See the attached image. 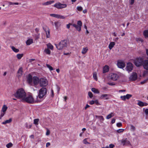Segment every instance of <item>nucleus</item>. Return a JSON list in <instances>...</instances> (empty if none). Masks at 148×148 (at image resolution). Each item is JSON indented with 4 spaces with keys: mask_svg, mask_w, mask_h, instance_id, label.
Wrapping results in <instances>:
<instances>
[{
    "mask_svg": "<svg viewBox=\"0 0 148 148\" xmlns=\"http://www.w3.org/2000/svg\"><path fill=\"white\" fill-rule=\"evenodd\" d=\"M87 138H85L83 141V142L85 144H89L90 143L87 141Z\"/></svg>",
    "mask_w": 148,
    "mask_h": 148,
    "instance_id": "nucleus-41",
    "label": "nucleus"
},
{
    "mask_svg": "<svg viewBox=\"0 0 148 148\" xmlns=\"http://www.w3.org/2000/svg\"><path fill=\"white\" fill-rule=\"evenodd\" d=\"M142 65L144 68L147 70H148V60H144Z\"/></svg>",
    "mask_w": 148,
    "mask_h": 148,
    "instance_id": "nucleus-15",
    "label": "nucleus"
},
{
    "mask_svg": "<svg viewBox=\"0 0 148 148\" xmlns=\"http://www.w3.org/2000/svg\"><path fill=\"white\" fill-rule=\"evenodd\" d=\"M33 78L32 76L30 74H29L27 79V81L29 84H32Z\"/></svg>",
    "mask_w": 148,
    "mask_h": 148,
    "instance_id": "nucleus-16",
    "label": "nucleus"
},
{
    "mask_svg": "<svg viewBox=\"0 0 148 148\" xmlns=\"http://www.w3.org/2000/svg\"><path fill=\"white\" fill-rule=\"evenodd\" d=\"M39 84L41 87H45L48 84V81L45 78H41L39 79Z\"/></svg>",
    "mask_w": 148,
    "mask_h": 148,
    "instance_id": "nucleus-6",
    "label": "nucleus"
},
{
    "mask_svg": "<svg viewBox=\"0 0 148 148\" xmlns=\"http://www.w3.org/2000/svg\"><path fill=\"white\" fill-rule=\"evenodd\" d=\"M130 130L131 131L134 132L136 128L132 124L130 125Z\"/></svg>",
    "mask_w": 148,
    "mask_h": 148,
    "instance_id": "nucleus-32",
    "label": "nucleus"
},
{
    "mask_svg": "<svg viewBox=\"0 0 148 148\" xmlns=\"http://www.w3.org/2000/svg\"><path fill=\"white\" fill-rule=\"evenodd\" d=\"M39 121V119H35L34 120V123L35 125H38V122Z\"/></svg>",
    "mask_w": 148,
    "mask_h": 148,
    "instance_id": "nucleus-38",
    "label": "nucleus"
},
{
    "mask_svg": "<svg viewBox=\"0 0 148 148\" xmlns=\"http://www.w3.org/2000/svg\"><path fill=\"white\" fill-rule=\"evenodd\" d=\"M44 52L47 54H50L51 53V51L50 50L48 49H46L44 50Z\"/></svg>",
    "mask_w": 148,
    "mask_h": 148,
    "instance_id": "nucleus-36",
    "label": "nucleus"
},
{
    "mask_svg": "<svg viewBox=\"0 0 148 148\" xmlns=\"http://www.w3.org/2000/svg\"><path fill=\"white\" fill-rule=\"evenodd\" d=\"M124 131L123 129H119L117 130V132L118 133H121L123 132Z\"/></svg>",
    "mask_w": 148,
    "mask_h": 148,
    "instance_id": "nucleus-49",
    "label": "nucleus"
},
{
    "mask_svg": "<svg viewBox=\"0 0 148 148\" xmlns=\"http://www.w3.org/2000/svg\"><path fill=\"white\" fill-rule=\"evenodd\" d=\"M88 49L87 47L83 48L82 49V53L83 54H85L88 51Z\"/></svg>",
    "mask_w": 148,
    "mask_h": 148,
    "instance_id": "nucleus-23",
    "label": "nucleus"
},
{
    "mask_svg": "<svg viewBox=\"0 0 148 148\" xmlns=\"http://www.w3.org/2000/svg\"><path fill=\"white\" fill-rule=\"evenodd\" d=\"M12 121V119H10L8 120H6L4 122H3L2 123V124H5L6 123H10Z\"/></svg>",
    "mask_w": 148,
    "mask_h": 148,
    "instance_id": "nucleus-26",
    "label": "nucleus"
},
{
    "mask_svg": "<svg viewBox=\"0 0 148 148\" xmlns=\"http://www.w3.org/2000/svg\"><path fill=\"white\" fill-rule=\"evenodd\" d=\"M50 145V143H49V142L47 143L46 144V147H47L49 146Z\"/></svg>",
    "mask_w": 148,
    "mask_h": 148,
    "instance_id": "nucleus-64",
    "label": "nucleus"
},
{
    "mask_svg": "<svg viewBox=\"0 0 148 148\" xmlns=\"http://www.w3.org/2000/svg\"><path fill=\"white\" fill-rule=\"evenodd\" d=\"M126 70L128 72L131 71L133 69V66L132 64L130 62L128 63L127 64Z\"/></svg>",
    "mask_w": 148,
    "mask_h": 148,
    "instance_id": "nucleus-10",
    "label": "nucleus"
},
{
    "mask_svg": "<svg viewBox=\"0 0 148 148\" xmlns=\"http://www.w3.org/2000/svg\"><path fill=\"white\" fill-rule=\"evenodd\" d=\"M55 25L56 28H58L60 25V23L59 22H56L54 23Z\"/></svg>",
    "mask_w": 148,
    "mask_h": 148,
    "instance_id": "nucleus-37",
    "label": "nucleus"
},
{
    "mask_svg": "<svg viewBox=\"0 0 148 148\" xmlns=\"http://www.w3.org/2000/svg\"><path fill=\"white\" fill-rule=\"evenodd\" d=\"M7 107L6 105H4L2 107L1 111L3 112H5L7 109Z\"/></svg>",
    "mask_w": 148,
    "mask_h": 148,
    "instance_id": "nucleus-27",
    "label": "nucleus"
},
{
    "mask_svg": "<svg viewBox=\"0 0 148 148\" xmlns=\"http://www.w3.org/2000/svg\"><path fill=\"white\" fill-rule=\"evenodd\" d=\"M97 118L99 119L101 122H102L104 120V119L103 116H98L97 117Z\"/></svg>",
    "mask_w": 148,
    "mask_h": 148,
    "instance_id": "nucleus-35",
    "label": "nucleus"
},
{
    "mask_svg": "<svg viewBox=\"0 0 148 148\" xmlns=\"http://www.w3.org/2000/svg\"><path fill=\"white\" fill-rule=\"evenodd\" d=\"M93 76L94 79L96 80H97V73L96 72H94L93 73Z\"/></svg>",
    "mask_w": 148,
    "mask_h": 148,
    "instance_id": "nucleus-40",
    "label": "nucleus"
},
{
    "mask_svg": "<svg viewBox=\"0 0 148 148\" xmlns=\"http://www.w3.org/2000/svg\"><path fill=\"white\" fill-rule=\"evenodd\" d=\"M125 97L126 99H129L130 98L132 97V95L130 94H127L125 95Z\"/></svg>",
    "mask_w": 148,
    "mask_h": 148,
    "instance_id": "nucleus-42",
    "label": "nucleus"
},
{
    "mask_svg": "<svg viewBox=\"0 0 148 148\" xmlns=\"http://www.w3.org/2000/svg\"><path fill=\"white\" fill-rule=\"evenodd\" d=\"M115 45V43L114 42H111L109 45V48L110 49H111L114 47Z\"/></svg>",
    "mask_w": 148,
    "mask_h": 148,
    "instance_id": "nucleus-21",
    "label": "nucleus"
},
{
    "mask_svg": "<svg viewBox=\"0 0 148 148\" xmlns=\"http://www.w3.org/2000/svg\"><path fill=\"white\" fill-rule=\"evenodd\" d=\"M144 60L142 58H136L134 60V64L137 67L141 66Z\"/></svg>",
    "mask_w": 148,
    "mask_h": 148,
    "instance_id": "nucleus-5",
    "label": "nucleus"
},
{
    "mask_svg": "<svg viewBox=\"0 0 148 148\" xmlns=\"http://www.w3.org/2000/svg\"><path fill=\"white\" fill-rule=\"evenodd\" d=\"M47 92V89L45 88H42L39 90L38 97L40 99L43 98L46 96Z\"/></svg>",
    "mask_w": 148,
    "mask_h": 148,
    "instance_id": "nucleus-3",
    "label": "nucleus"
},
{
    "mask_svg": "<svg viewBox=\"0 0 148 148\" xmlns=\"http://www.w3.org/2000/svg\"><path fill=\"white\" fill-rule=\"evenodd\" d=\"M117 65L118 67L120 68H123L125 67V64L123 61H119L117 62Z\"/></svg>",
    "mask_w": 148,
    "mask_h": 148,
    "instance_id": "nucleus-12",
    "label": "nucleus"
},
{
    "mask_svg": "<svg viewBox=\"0 0 148 148\" xmlns=\"http://www.w3.org/2000/svg\"><path fill=\"white\" fill-rule=\"evenodd\" d=\"M143 102L140 101H138V103L137 104L140 106L142 107L144 106Z\"/></svg>",
    "mask_w": 148,
    "mask_h": 148,
    "instance_id": "nucleus-33",
    "label": "nucleus"
},
{
    "mask_svg": "<svg viewBox=\"0 0 148 148\" xmlns=\"http://www.w3.org/2000/svg\"><path fill=\"white\" fill-rule=\"evenodd\" d=\"M95 103L94 101L92 100L90 101L89 102V103L90 105H92Z\"/></svg>",
    "mask_w": 148,
    "mask_h": 148,
    "instance_id": "nucleus-54",
    "label": "nucleus"
},
{
    "mask_svg": "<svg viewBox=\"0 0 148 148\" xmlns=\"http://www.w3.org/2000/svg\"><path fill=\"white\" fill-rule=\"evenodd\" d=\"M33 42V40L32 39H28L26 42V44L27 45H29Z\"/></svg>",
    "mask_w": 148,
    "mask_h": 148,
    "instance_id": "nucleus-20",
    "label": "nucleus"
},
{
    "mask_svg": "<svg viewBox=\"0 0 148 148\" xmlns=\"http://www.w3.org/2000/svg\"><path fill=\"white\" fill-rule=\"evenodd\" d=\"M54 6L58 9H60L66 8L67 5L66 4H62L60 3H58L55 4Z\"/></svg>",
    "mask_w": 148,
    "mask_h": 148,
    "instance_id": "nucleus-9",
    "label": "nucleus"
},
{
    "mask_svg": "<svg viewBox=\"0 0 148 148\" xmlns=\"http://www.w3.org/2000/svg\"><path fill=\"white\" fill-rule=\"evenodd\" d=\"M33 82L34 86H36L39 83V78L36 76L33 77Z\"/></svg>",
    "mask_w": 148,
    "mask_h": 148,
    "instance_id": "nucleus-14",
    "label": "nucleus"
},
{
    "mask_svg": "<svg viewBox=\"0 0 148 148\" xmlns=\"http://www.w3.org/2000/svg\"><path fill=\"white\" fill-rule=\"evenodd\" d=\"M47 31L45 30V31L46 32V34H47V38H49V37L50 36V31L48 28H47Z\"/></svg>",
    "mask_w": 148,
    "mask_h": 148,
    "instance_id": "nucleus-30",
    "label": "nucleus"
},
{
    "mask_svg": "<svg viewBox=\"0 0 148 148\" xmlns=\"http://www.w3.org/2000/svg\"><path fill=\"white\" fill-rule=\"evenodd\" d=\"M114 146V145L112 144H110L109 145V147L110 148H113Z\"/></svg>",
    "mask_w": 148,
    "mask_h": 148,
    "instance_id": "nucleus-57",
    "label": "nucleus"
},
{
    "mask_svg": "<svg viewBox=\"0 0 148 148\" xmlns=\"http://www.w3.org/2000/svg\"><path fill=\"white\" fill-rule=\"evenodd\" d=\"M14 95L17 99H21L22 100L24 99V97L26 96V93L22 88L18 89Z\"/></svg>",
    "mask_w": 148,
    "mask_h": 148,
    "instance_id": "nucleus-1",
    "label": "nucleus"
},
{
    "mask_svg": "<svg viewBox=\"0 0 148 148\" xmlns=\"http://www.w3.org/2000/svg\"><path fill=\"white\" fill-rule=\"evenodd\" d=\"M148 71H145L143 73L144 75H145L147 74L148 73Z\"/></svg>",
    "mask_w": 148,
    "mask_h": 148,
    "instance_id": "nucleus-61",
    "label": "nucleus"
},
{
    "mask_svg": "<svg viewBox=\"0 0 148 148\" xmlns=\"http://www.w3.org/2000/svg\"><path fill=\"white\" fill-rule=\"evenodd\" d=\"M92 91L95 93L99 94V91L98 89L95 88H93L91 89Z\"/></svg>",
    "mask_w": 148,
    "mask_h": 148,
    "instance_id": "nucleus-24",
    "label": "nucleus"
},
{
    "mask_svg": "<svg viewBox=\"0 0 148 148\" xmlns=\"http://www.w3.org/2000/svg\"><path fill=\"white\" fill-rule=\"evenodd\" d=\"M12 146V144L11 143H9L6 145V147L8 148H9Z\"/></svg>",
    "mask_w": 148,
    "mask_h": 148,
    "instance_id": "nucleus-43",
    "label": "nucleus"
},
{
    "mask_svg": "<svg viewBox=\"0 0 148 148\" xmlns=\"http://www.w3.org/2000/svg\"><path fill=\"white\" fill-rule=\"evenodd\" d=\"M46 66L47 67L49 68L50 70L52 71L53 70V67L50 66L48 64H47Z\"/></svg>",
    "mask_w": 148,
    "mask_h": 148,
    "instance_id": "nucleus-44",
    "label": "nucleus"
},
{
    "mask_svg": "<svg viewBox=\"0 0 148 148\" xmlns=\"http://www.w3.org/2000/svg\"><path fill=\"white\" fill-rule=\"evenodd\" d=\"M88 95L89 96V97L90 98H92L93 96V95L92 92H88Z\"/></svg>",
    "mask_w": 148,
    "mask_h": 148,
    "instance_id": "nucleus-46",
    "label": "nucleus"
},
{
    "mask_svg": "<svg viewBox=\"0 0 148 148\" xmlns=\"http://www.w3.org/2000/svg\"><path fill=\"white\" fill-rule=\"evenodd\" d=\"M23 73V69L22 67H21L19 69L17 72L18 77L21 76L22 75Z\"/></svg>",
    "mask_w": 148,
    "mask_h": 148,
    "instance_id": "nucleus-19",
    "label": "nucleus"
},
{
    "mask_svg": "<svg viewBox=\"0 0 148 148\" xmlns=\"http://www.w3.org/2000/svg\"><path fill=\"white\" fill-rule=\"evenodd\" d=\"M47 46L48 48L50 49L51 50L53 49V46L50 43H48L47 44Z\"/></svg>",
    "mask_w": 148,
    "mask_h": 148,
    "instance_id": "nucleus-31",
    "label": "nucleus"
},
{
    "mask_svg": "<svg viewBox=\"0 0 148 148\" xmlns=\"http://www.w3.org/2000/svg\"><path fill=\"white\" fill-rule=\"evenodd\" d=\"M111 79L113 81L116 80L118 77V75L115 73H111L110 75Z\"/></svg>",
    "mask_w": 148,
    "mask_h": 148,
    "instance_id": "nucleus-11",
    "label": "nucleus"
},
{
    "mask_svg": "<svg viewBox=\"0 0 148 148\" xmlns=\"http://www.w3.org/2000/svg\"><path fill=\"white\" fill-rule=\"evenodd\" d=\"M115 121V119H112V121H111V123L112 124H113L114 123Z\"/></svg>",
    "mask_w": 148,
    "mask_h": 148,
    "instance_id": "nucleus-59",
    "label": "nucleus"
},
{
    "mask_svg": "<svg viewBox=\"0 0 148 148\" xmlns=\"http://www.w3.org/2000/svg\"><path fill=\"white\" fill-rule=\"evenodd\" d=\"M108 95L107 94H102L100 97V99H105L107 100L109 99V98L107 97Z\"/></svg>",
    "mask_w": 148,
    "mask_h": 148,
    "instance_id": "nucleus-18",
    "label": "nucleus"
},
{
    "mask_svg": "<svg viewBox=\"0 0 148 148\" xmlns=\"http://www.w3.org/2000/svg\"><path fill=\"white\" fill-rule=\"evenodd\" d=\"M109 67L108 65H105L103 68V73H105L109 71Z\"/></svg>",
    "mask_w": 148,
    "mask_h": 148,
    "instance_id": "nucleus-17",
    "label": "nucleus"
},
{
    "mask_svg": "<svg viewBox=\"0 0 148 148\" xmlns=\"http://www.w3.org/2000/svg\"><path fill=\"white\" fill-rule=\"evenodd\" d=\"M72 25L71 23H69V24L66 25V27L68 29H69L70 27V25Z\"/></svg>",
    "mask_w": 148,
    "mask_h": 148,
    "instance_id": "nucleus-56",
    "label": "nucleus"
},
{
    "mask_svg": "<svg viewBox=\"0 0 148 148\" xmlns=\"http://www.w3.org/2000/svg\"><path fill=\"white\" fill-rule=\"evenodd\" d=\"M120 141L123 145L127 146L130 145V139L128 137L124 138L122 139Z\"/></svg>",
    "mask_w": 148,
    "mask_h": 148,
    "instance_id": "nucleus-7",
    "label": "nucleus"
},
{
    "mask_svg": "<svg viewBox=\"0 0 148 148\" xmlns=\"http://www.w3.org/2000/svg\"><path fill=\"white\" fill-rule=\"evenodd\" d=\"M65 17L64 16L61 15L59 14L58 15V18L64 19H65Z\"/></svg>",
    "mask_w": 148,
    "mask_h": 148,
    "instance_id": "nucleus-47",
    "label": "nucleus"
},
{
    "mask_svg": "<svg viewBox=\"0 0 148 148\" xmlns=\"http://www.w3.org/2000/svg\"><path fill=\"white\" fill-rule=\"evenodd\" d=\"M11 49L14 52L16 53H17L19 51L18 49L16 48L14 46H12Z\"/></svg>",
    "mask_w": 148,
    "mask_h": 148,
    "instance_id": "nucleus-28",
    "label": "nucleus"
},
{
    "mask_svg": "<svg viewBox=\"0 0 148 148\" xmlns=\"http://www.w3.org/2000/svg\"><path fill=\"white\" fill-rule=\"evenodd\" d=\"M54 2V1H49L43 3L42 4L43 5H47L50 4Z\"/></svg>",
    "mask_w": 148,
    "mask_h": 148,
    "instance_id": "nucleus-25",
    "label": "nucleus"
},
{
    "mask_svg": "<svg viewBox=\"0 0 148 148\" xmlns=\"http://www.w3.org/2000/svg\"><path fill=\"white\" fill-rule=\"evenodd\" d=\"M148 80V78L147 79L144 80V81L140 82V84H143L147 82V81Z\"/></svg>",
    "mask_w": 148,
    "mask_h": 148,
    "instance_id": "nucleus-45",
    "label": "nucleus"
},
{
    "mask_svg": "<svg viewBox=\"0 0 148 148\" xmlns=\"http://www.w3.org/2000/svg\"><path fill=\"white\" fill-rule=\"evenodd\" d=\"M116 126L118 127H120L122 126V124L121 123H117Z\"/></svg>",
    "mask_w": 148,
    "mask_h": 148,
    "instance_id": "nucleus-51",
    "label": "nucleus"
},
{
    "mask_svg": "<svg viewBox=\"0 0 148 148\" xmlns=\"http://www.w3.org/2000/svg\"><path fill=\"white\" fill-rule=\"evenodd\" d=\"M5 113V112H2L1 111V114L0 115V119H1V117H3L4 115V114Z\"/></svg>",
    "mask_w": 148,
    "mask_h": 148,
    "instance_id": "nucleus-50",
    "label": "nucleus"
},
{
    "mask_svg": "<svg viewBox=\"0 0 148 148\" xmlns=\"http://www.w3.org/2000/svg\"><path fill=\"white\" fill-rule=\"evenodd\" d=\"M40 35L39 34H38V35L36 36V39H38L39 38Z\"/></svg>",
    "mask_w": 148,
    "mask_h": 148,
    "instance_id": "nucleus-60",
    "label": "nucleus"
},
{
    "mask_svg": "<svg viewBox=\"0 0 148 148\" xmlns=\"http://www.w3.org/2000/svg\"><path fill=\"white\" fill-rule=\"evenodd\" d=\"M56 48L59 50H62L64 47L67 46V40H64L61 41L59 44H55Z\"/></svg>",
    "mask_w": 148,
    "mask_h": 148,
    "instance_id": "nucleus-2",
    "label": "nucleus"
},
{
    "mask_svg": "<svg viewBox=\"0 0 148 148\" xmlns=\"http://www.w3.org/2000/svg\"><path fill=\"white\" fill-rule=\"evenodd\" d=\"M137 42H141L142 43L143 42V41L142 39L138 38L137 39Z\"/></svg>",
    "mask_w": 148,
    "mask_h": 148,
    "instance_id": "nucleus-53",
    "label": "nucleus"
},
{
    "mask_svg": "<svg viewBox=\"0 0 148 148\" xmlns=\"http://www.w3.org/2000/svg\"><path fill=\"white\" fill-rule=\"evenodd\" d=\"M58 15L59 14H50V16L58 18Z\"/></svg>",
    "mask_w": 148,
    "mask_h": 148,
    "instance_id": "nucleus-39",
    "label": "nucleus"
},
{
    "mask_svg": "<svg viewBox=\"0 0 148 148\" xmlns=\"http://www.w3.org/2000/svg\"><path fill=\"white\" fill-rule=\"evenodd\" d=\"M23 56V54H18L17 55L16 57L18 59H20L22 58V57Z\"/></svg>",
    "mask_w": 148,
    "mask_h": 148,
    "instance_id": "nucleus-34",
    "label": "nucleus"
},
{
    "mask_svg": "<svg viewBox=\"0 0 148 148\" xmlns=\"http://www.w3.org/2000/svg\"><path fill=\"white\" fill-rule=\"evenodd\" d=\"M145 112L147 114H148V109H146L145 110Z\"/></svg>",
    "mask_w": 148,
    "mask_h": 148,
    "instance_id": "nucleus-63",
    "label": "nucleus"
},
{
    "mask_svg": "<svg viewBox=\"0 0 148 148\" xmlns=\"http://www.w3.org/2000/svg\"><path fill=\"white\" fill-rule=\"evenodd\" d=\"M50 131L49 130L47 129V132L46 134V135H48L50 134Z\"/></svg>",
    "mask_w": 148,
    "mask_h": 148,
    "instance_id": "nucleus-55",
    "label": "nucleus"
},
{
    "mask_svg": "<svg viewBox=\"0 0 148 148\" xmlns=\"http://www.w3.org/2000/svg\"><path fill=\"white\" fill-rule=\"evenodd\" d=\"M143 34L145 38H148V30H145L143 32Z\"/></svg>",
    "mask_w": 148,
    "mask_h": 148,
    "instance_id": "nucleus-29",
    "label": "nucleus"
},
{
    "mask_svg": "<svg viewBox=\"0 0 148 148\" xmlns=\"http://www.w3.org/2000/svg\"><path fill=\"white\" fill-rule=\"evenodd\" d=\"M137 78V74L136 73H133L130 77V79L132 81H135Z\"/></svg>",
    "mask_w": 148,
    "mask_h": 148,
    "instance_id": "nucleus-13",
    "label": "nucleus"
},
{
    "mask_svg": "<svg viewBox=\"0 0 148 148\" xmlns=\"http://www.w3.org/2000/svg\"><path fill=\"white\" fill-rule=\"evenodd\" d=\"M125 97V95H124L123 96H121L120 98L123 100L125 101L126 99Z\"/></svg>",
    "mask_w": 148,
    "mask_h": 148,
    "instance_id": "nucleus-52",
    "label": "nucleus"
},
{
    "mask_svg": "<svg viewBox=\"0 0 148 148\" xmlns=\"http://www.w3.org/2000/svg\"><path fill=\"white\" fill-rule=\"evenodd\" d=\"M77 9L79 11H81L83 9L82 8L81 6H77Z\"/></svg>",
    "mask_w": 148,
    "mask_h": 148,
    "instance_id": "nucleus-48",
    "label": "nucleus"
},
{
    "mask_svg": "<svg viewBox=\"0 0 148 148\" xmlns=\"http://www.w3.org/2000/svg\"><path fill=\"white\" fill-rule=\"evenodd\" d=\"M95 103L97 105H99V103L97 100H95L94 101Z\"/></svg>",
    "mask_w": 148,
    "mask_h": 148,
    "instance_id": "nucleus-58",
    "label": "nucleus"
},
{
    "mask_svg": "<svg viewBox=\"0 0 148 148\" xmlns=\"http://www.w3.org/2000/svg\"><path fill=\"white\" fill-rule=\"evenodd\" d=\"M90 107V106L88 105V104H87L86 105V106L85 107V109L86 110L87 108H89Z\"/></svg>",
    "mask_w": 148,
    "mask_h": 148,
    "instance_id": "nucleus-62",
    "label": "nucleus"
},
{
    "mask_svg": "<svg viewBox=\"0 0 148 148\" xmlns=\"http://www.w3.org/2000/svg\"><path fill=\"white\" fill-rule=\"evenodd\" d=\"M114 116V114L113 112H111L110 114L108 115L106 117V119H108L111 118L112 117Z\"/></svg>",
    "mask_w": 148,
    "mask_h": 148,
    "instance_id": "nucleus-22",
    "label": "nucleus"
},
{
    "mask_svg": "<svg viewBox=\"0 0 148 148\" xmlns=\"http://www.w3.org/2000/svg\"><path fill=\"white\" fill-rule=\"evenodd\" d=\"M77 25L75 24H73L72 25L78 31L80 32L81 30V27L82 26V22L80 21H78L77 22Z\"/></svg>",
    "mask_w": 148,
    "mask_h": 148,
    "instance_id": "nucleus-8",
    "label": "nucleus"
},
{
    "mask_svg": "<svg viewBox=\"0 0 148 148\" xmlns=\"http://www.w3.org/2000/svg\"><path fill=\"white\" fill-rule=\"evenodd\" d=\"M22 101H25L26 102L30 103H32L34 102V100L32 96L29 95L24 97Z\"/></svg>",
    "mask_w": 148,
    "mask_h": 148,
    "instance_id": "nucleus-4",
    "label": "nucleus"
}]
</instances>
